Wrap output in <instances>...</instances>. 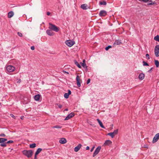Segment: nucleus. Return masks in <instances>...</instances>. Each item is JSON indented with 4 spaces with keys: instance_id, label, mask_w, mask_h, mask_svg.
Here are the masks:
<instances>
[{
    "instance_id": "6",
    "label": "nucleus",
    "mask_w": 159,
    "mask_h": 159,
    "mask_svg": "<svg viewBox=\"0 0 159 159\" xmlns=\"http://www.w3.org/2000/svg\"><path fill=\"white\" fill-rule=\"evenodd\" d=\"M101 146H99L96 148L93 153V157H94L100 151V149H101Z\"/></svg>"
},
{
    "instance_id": "46",
    "label": "nucleus",
    "mask_w": 159,
    "mask_h": 159,
    "mask_svg": "<svg viewBox=\"0 0 159 159\" xmlns=\"http://www.w3.org/2000/svg\"><path fill=\"white\" fill-rule=\"evenodd\" d=\"M69 95L71 94V91L70 90H68V93H67Z\"/></svg>"
},
{
    "instance_id": "2",
    "label": "nucleus",
    "mask_w": 159,
    "mask_h": 159,
    "mask_svg": "<svg viewBox=\"0 0 159 159\" xmlns=\"http://www.w3.org/2000/svg\"><path fill=\"white\" fill-rule=\"evenodd\" d=\"M49 29H51L56 32H58L59 31V28L56 26L54 25L51 23H49Z\"/></svg>"
},
{
    "instance_id": "51",
    "label": "nucleus",
    "mask_w": 159,
    "mask_h": 159,
    "mask_svg": "<svg viewBox=\"0 0 159 159\" xmlns=\"http://www.w3.org/2000/svg\"><path fill=\"white\" fill-rule=\"evenodd\" d=\"M51 14V13L49 12H47V15L48 16H49Z\"/></svg>"
},
{
    "instance_id": "53",
    "label": "nucleus",
    "mask_w": 159,
    "mask_h": 159,
    "mask_svg": "<svg viewBox=\"0 0 159 159\" xmlns=\"http://www.w3.org/2000/svg\"><path fill=\"white\" fill-rule=\"evenodd\" d=\"M89 146H87L86 147V150H89Z\"/></svg>"
},
{
    "instance_id": "30",
    "label": "nucleus",
    "mask_w": 159,
    "mask_h": 159,
    "mask_svg": "<svg viewBox=\"0 0 159 159\" xmlns=\"http://www.w3.org/2000/svg\"><path fill=\"white\" fill-rule=\"evenodd\" d=\"M99 4L101 5H105L107 4V3L106 1H103L102 2H100Z\"/></svg>"
},
{
    "instance_id": "5",
    "label": "nucleus",
    "mask_w": 159,
    "mask_h": 159,
    "mask_svg": "<svg viewBox=\"0 0 159 159\" xmlns=\"http://www.w3.org/2000/svg\"><path fill=\"white\" fill-rule=\"evenodd\" d=\"M65 43L68 46L71 47L75 43V42L71 40H67L66 41Z\"/></svg>"
},
{
    "instance_id": "36",
    "label": "nucleus",
    "mask_w": 159,
    "mask_h": 159,
    "mask_svg": "<svg viewBox=\"0 0 159 159\" xmlns=\"http://www.w3.org/2000/svg\"><path fill=\"white\" fill-rule=\"evenodd\" d=\"M143 65L144 66H149V65L145 61H144L143 62Z\"/></svg>"
},
{
    "instance_id": "26",
    "label": "nucleus",
    "mask_w": 159,
    "mask_h": 159,
    "mask_svg": "<svg viewBox=\"0 0 159 159\" xmlns=\"http://www.w3.org/2000/svg\"><path fill=\"white\" fill-rule=\"evenodd\" d=\"M36 146V144L35 143L30 144V148H34Z\"/></svg>"
},
{
    "instance_id": "14",
    "label": "nucleus",
    "mask_w": 159,
    "mask_h": 159,
    "mask_svg": "<svg viewBox=\"0 0 159 159\" xmlns=\"http://www.w3.org/2000/svg\"><path fill=\"white\" fill-rule=\"evenodd\" d=\"M121 43L120 40H116L114 43V45H118L120 44Z\"/></svg>"
},
{
    "instance_id": "16",
    "label": "nucleus",
    "mask_w": 159,
    "mask_h": 159,
    "mask_svg": "<svg viewBox=\"0 0 159 159\" xmlns=\"http://www.w3.org/2000/svg\"><path fill=\"white\" fill-rule=\"evenodd\" d=\"M112 143V142L110 140H107L105 141L104 145H111Z\"/></svg>"
},
{
    "instance_id": "43",
    "label": "nucleus",
    "mask_w": 159,
    "mask_h": 159,
    "mask_svg": "<svg viewBox=\"0 0 159 159\" xmlns=\"http://www.w3.org/2000/svg\"><path fill=\"white\" fill-rule=\"evenodd\" d=\"M0 137H5L6 135L4 134H0Z\"/></svg>"
},
{
    "instance_id": "45",
    "label": "nucleus",
    "mask_w": 159,
    "mask_h": 159,
    "mask_svg": "<svg viewBox=\"0 0 159 159\" xmlns=\"http://www.w3.org/2000/svg\"><path fill=\"white\" fill-rule=\"evenodd\" d=\"M90 81V79H89L88 80L87 82V84H89Z\"/></svg>"
},
{
    "instance_id": "18",
    "label": "nucleus",
    "mask_w": 159,
    "mask_h": 159,
    "mask_svg": "<svg viewBox=\"0 0 159 159\" xmlns=\"http://www.w3.org/2000/svg\"><path fill=\"white\" fill-rule=\"evenodd\" d=\"M14 15V13L12 11H11L9 12L8 13V17L9 18H11Z\"/></svg>"
},
{
    "instance_id": "35",
    "label": "nucleus",
    "mask_w": 159,
    "mask_h": 159,
    "mask_svg": "<svg viewBox=\"0 0 159 159\" xmlns=\"http://www.w3.org/2000/svg\"><path fill=\"white\" fill-rule=\"evenodd\" d=\"M118 129H116V130H115L113 132V133L114 134V135L117 134L118 133Z\"/></svg>"
},
{
    "instance_id": "11",
    "label": "nucleus",
    "mask_w": 159,
    "mask_h": 159,
    "mask_svg": "<svg viewBox=\"0 0 159 159\" xmlns=\"http://www.w3.org/2000/svg\"><path fill=\"white\" fill-rule=\"evenodd\" d=\"M47 34L49 36H53L54 33L51 30H48L46 31Z\"/></svg>"
},
{
    "instance_id": "38",
    "label": "nucleus",
    "mask_w": 159,
    "mask_h": 159,
    "mask_svg": "<svg viewBox=\"0 0 159 159\" xmlns=\"http://www.w3.org/2000/svg\"><path fill=\"white\" fill-rule=\"evenodd\" d=\"M146 57L147 59L148 60H149L150 59V57H149V54H146Z\"/></svg>"
},
{
    "instance_id": "9",
    "label": "nucleus",
    "mask_w": 159,
    "mask_h": 159,
    "mask_svg": "<svg viewBox=\"0 0 159 159\" xmlns=\"http://www.w3.org/2000/svg\"><path fill=\"white\" fill-rule=\"evenodd\" d=\"M74 116V113L71 112L66 117V118H65V120H68L69 119H70V118H71L73 117Z\"/></svg>"
},
{
    "instance_id": "34",
    "label": "nucleus",
    "mask_w": 159,
    "mask_h": 159,
    "mask_svg": "<svg viewBox=\"0 0 159 159\" xmlns=\"http://www.w3.org/2000/svg\"><path fill=\"white\" fill-rule=\"evenodd\" d=\"M112 48V46L111 45H109L107 47H106L105 49V50H106V51H107L108 50L109 48Z\"/></svg>"
},
{
    "instance_id": "4",
    "label": "nucleus",
    "mask_w": 159,
    "mask_h": 159,
    "mask_svg": "<svg viewBox=\"0 0 159 159\" xmlns=\"http://www.w3.org/2000/svg\"><path fill=\"white\" fill-rule=\"evenodd\" d=\"M15 70V68L11 65H9L7 67V70L8 72H11Z\"/></svg>"
},
{
    "instance_id": "21",
    "label": "nucleus",
    "mask_w": 159,
    "mask_h": 159,
    "mask_svg": "<svg viewBox=\"0 0 159 159\" xmlns=\"http://www.w3.org/2000/svg\"><path fill=\"white\" fill-rule=\"evenodd\" d=\"M148 2H149L147 4L148 6L154 5L156 3L155 2H153L151 0H149V1H148Z\"/></svg>"
},
{
    "instance_id": "13",
    "label": "nucleus",
    "mask_w": 159,
    "mask_h": 159,
    "mask_svg": "<svg viewBox=\"0 0 159 159\" xmlns=\"http://www.w3.org/2000/svg\"><path fill=\"white\" fill-rule=\"evenodd\" d=\"M81 146V144H79L77 146L75 147L74 148V151L75 152H77L80 148Z\"/></svg>"
},
{
    "instance_id": "22",
    "label": "nucleus",
    "mask_w": 159,
    "mask_h": 159,
    "mask_svg": "<svg viewBox=\"0 0 159 159\" xmlns=\"http://www.w3.org/2000/svg\"><path fill=\"white\" fill-rule=\"evenodd\" d=\"M7 140V139L3 138H0V143H5Z\"/></svg>"
},
{
    "instance_id": "39",
    "label": "nucleus",
    "mask_w": 159,
    "mask_h": 159,
    "mask_svg": "<svg viewBox=\"0 0 159 159\" xmlns=\"http://www.w3.org/2000/svg\"><path fill=\"white\" fill-rule=\"evenodd\" d=\"M17 34L20 37H22V34L21 33L18 32L17 33Z\"/></svg>"
},
{
    "instance_id": "24",
    "label": "nucleus",
    "mask_w": 159,
    "mask_h": 159,
    "mask_svg": "<svg viewBox=\"0 0 159 159\" xmlns=\"http://www.w3.org/2000/svg\"><path fill=\"white\" fill-rule=\"evenodd\" d=\"M42 149L41 148H38L35 154L38 155L42 151Z\"/></svg>"
},
{
    "instance_id": "3",
    "label": "nucleus",
    "mask_w": 159,
    "mask_h": 159,
    "mask_svg": "<svg viewBox=\"0 0 159 159\" xmlns=\"http://www.w3.org/2000/svg\"><path fill=\"white\" fill-rule=\"evenodd\" d=\"M154 53L156 57H159V45L155 46L154 48Z\"/></svg>"
},
{
    "instance_id": "55",
    "label": "nucleus",
    "mask_w": 159,
    "mask_h": 159,
    "mask_svg": "<svg viewBox=\"0 0 159 159\" xmlns=\"http://www.w3.org/2000/svg\"><path fill=\"white\" fill-rule=\"evenodd\" d=\"M20 82H21L20 80L19 79V81L18 82L20 83Z\"/></svg>"
},
{
    "instance_id": "50",
    "label": "nucleus",
    "mask_w": 159,
    "mask_h": 159,
    "mask_svg": "<svg viewBox=\"0 0 159 159\" xmlns=\"http://www.w3.org/2000/svg\"><path fill=\"white\" fill-rule=\"evenodd\" d=\"M94 148H95L94 146H93V147H92V148L91 149V150H90V152H92L93 151Z\"/></svg>"
},
{
    "instance_id": "12",
    "label": "nucleus",
    "mask_w": 159,
    "mask_h": 159,
    "mask_svg": "<svg viewBox=\"0 0 159 159\" xmlns=\"http://www.w3.org/2000/svg\"><path fill=\"white\" fill-rule=\"evenodd\" d=\"M66 142V139L63 138H61L59 141V142L61 144H65Z\"/></svg>"
},
{
    "instance_id": "28",
    "label": "nucleus",
    "mask_w": 159,
    "mask_h": 159,
    "mask_svg": "<svg viewBox=\"0 0 159 159\" xmlns=\"http://www.w3.org/2000/svg\"><path fill=\"white\" fill-rule=\"evenodd\" d=\"M75 64L79 68H81V66H80V65L79 64V63L76 61H75Z\"/></svg>"
},
{
    "instance_id": "41",
    "label": "nucleus",
    "mask_w": 159,
    "mask_h": 159,
    "mask_svg": "<svg viewBox=\"0 0 159 159\" xmlns=\"http://www.w3.org/2000/svg\"><path fill=\"white\" fill-rule=\"evenodd\" d=\"M10 116L14 119L16 118V117L13 114H11L10 115Z\"/></svg>"
},
{
    "instance_id": "48",
    "label": "nucleus",
    "mask_w": 159,
    "mask_h": 159,
    "mask_svg": "<svg viewBox=\"0 0 159 159\" xmlns=\"http://www.w3.org/2000/svg\"><path fill=\"white\" fill-rule=\"evenodd\" d=\"M152 69H153V68H151L150 70H148V72L149 73H151L152 70Z\"/></svg>"
},
{
    "instance_id": "1",
    "label": "nucleus",
    "mask_w": 159,
    "mask_h": 159,
    "mask_svg": "<svg viewBox=\"0 0 159 159\" xmlns=\"http://www.w3.org/2000/svg\"><path fill=\"white\" fill-rule=\"evenodd\" d=\"M22 153L28 158H30L32 156L33 152L31 150H24L22 151Z\"/></svg>"
},
{
    "instance_id": "15",
    "label": "nucleus",
    "mask_w": 159,
    "mask_h": 159,
    "mask_svg": "<svg viewBox=\"0 0 159 159\" xmlns=\"http://www.w3.org/2000/svg\"><path fill=\"white\" fill-rule=\"evenodd\" d=\"M144 74L143 73H140L139 76V78L140 80H143L144 78Z\"/></svg>"
},
{
    "instance_id": "54",
    "label": "nucleus",
    "mask_w": 159,
    "mask_h": 159,
    "mask_svg": "<svg viewBox=\"0 0 159 159\" xmlns=\"http://www.w3.org/2000/svg\"><path fill=\"white\" fill-rule=\"evenodd\" d=\"M68 110V109L67 108H66L65 110V111H67Z\"/></svg>"
},
{
    "instance_id": "8",
    "label": "nucleus",
    "mask_w": 159,
    "mask_h": 159,
    "mask_svg": "<svg viewBox=\"0 0 159 159\" xmlns=\"http://www.w3.org/2000/svg\"><path fill=\"white\" fill-rule=\"evenodd\" d=\"M99 15L101 17L105 16L107 15V12L104 10H101L100 11Z\"/></svg>"
},
{
    "instance_id": "10",
    "label": "nucleus",
    "mask_w": 159,
    "mask_h": 159,
    "mask_svg": "<svg viewBox=\"0 0 159 159\" xmlns=\"http://www.w3.org/2000/svg\"><path fill=\"white\" fill-rule=\"evenodd\" d=\"M76 80L77 81V85L78 87H80L81 86L80 81V78L79 75H77L76 77Z\"/></svg>"
},
{
    "instance_id": "47",
    "label": "nucleus",
    "mask_w": 159,
    "mask_h": 159,
    "mask_svg": "<svg viewBox=\"0 0 159 159\" xmlns=\"http://www.w3.org/2000/svg\"><path fill=\"white\" fill-rule=\"evenodd\" d=\"M31 49L32 50H33L35 48L34 46H32L31 47Z\"/></svg>"
},
{
    "instance_id": "32",
    "label": "nucleus",
    "mask_w": 159,
    "mask_h": 159,
    "mask_svg": "<svg viewBox=\"0 0 159 159\" xmlns=\"http://www.w3.org/2000/svg\"><path fill=\"white\" fill-rule=\"evenodd\" d=\"M1 144H0V146L2 147H6L7 146V143L6 142L3 143H1Z\"/></svg>"
},
{
    "instance_id": "52",
    "label": "nucleus",
    "mask_w": 159,
    "mask_h": 159,
    "mask_svg": "<svg viewBox=\"0 0 159 159\" xmlns=\"http://www.w3.org/2000/svg\"><path fill=\"white\" fill-rule=\"evenodd\" d=\"M63 72L64 73L67 74H69V73L68 72H67V71H63Z\"/></svg>"
},
{
    "instance_id": "42",
    "label": "nucleus",
    "mask_w": 159,
    "mask_h": 159,
    "mask_svg": "<svg viewBox=\"0 0 159 159\" xmlns=\"http://www.w3.org/2000/svg\"><path fill=\"white\" fill-rule=\"evenodd\" d=\"M148 145L147 144H144L143 147L146 148H148Z\"/></svg>"
},
{
    "instance_id": "44",
    "label": "nucleus",
    "mask_w": 159,
    "mask_h": 159,
    "mask_svg": "<svg viewBox=\"0 0 159 159\" xmlns=\"http://www.w3.org/2000/svg\"><path fill=\"white\" fill-rule=\"evenodd\" d=\"M143 2H144L146 3L148 2V1H149V0H141Z\"/></svg>"
},
{
    "instance_id": "20",
    "label": "nucleus",
    "mask_w": 159,
    "mask_h": 159,
    "mask_svg": "<svg viewBox=\"0 0 159 159\" xmlns=\"http://www.w3.org/2000/svg\"><path fill=\"white\" fill-rule=\"evenodd\" d=\"M87 5L86 4H82L81 6V8L83 10H86L87 9Z\"/></svg>"
},
{
    "instance_id": "40",
    "label": "nucleus",
    "mask_w": 159,
    "mask_h": 159,
    "mask_svg": "<svg viewBox=\"0 0 159 159\" xmlns=\"http://www.w3.org/2000/svg\"><path fill=\"white\" fill-rule=\"evenodd\" d=\"M57 105H58V107L59 108H62V106L61 104H57Z\"/></svg>"
},
{
    "instance_id": "19",
    "label": "nucleus",
    "mask_w": 159,
    "mask_h": 159,
    "mask_svg": "<svg viewBox=\"0 0 159 159\" xmlns=\"http://www.w3.org/2000/svg\"><path fill=\"white\" fill-rule=\"evenodd\" d=\"M97 120L100 126L102 128L105 129V127L103 125L102 122L100 120L98 119H97Z\"/></svg>"
},
{
    "instance_id": "29",
    "label": "nucleus",
    "mask_w": 159,
    "mask_h": 159,
    "mask_svg": "<svg viewBox=\"0 0 159 159\" xmlns=\"http://www.w3.org/2000/svg\"><path fill=\"white\" fill-rule=\"evenodd\" d=\"M62 127L61 126H60L59 125H56L54 126H52V128H56L57 129H59V128H62Z\"/></svg>"
},
{
    "instance_id": "25",
    "label": "nucleus",
    "mask_w": 159,
    "mask_h": 159,
    "mask_svg": "<svg viewBox=\"0 0 159 159\" xmlns=\"http://www.w3.org/2000/svg\"><path fill=\"white\" fill-rule=\"evenodd\" d=\"M154 62L156 67H158L159 66V61L158 60H155Z\"/></svg>"
},
{
    "instance_id": "57",
    "label": "nucleus",
    "mask_w": 159,
    "mask_h": 159,
    "mask_svg": "<svg viewBox=\"0 0 159 159\" xmlns=\"http://www.w3.org/2000/svg\"><path fill=\"white\" fill-rule=\"evenodd\" d=\"M1 103L0 102V105H1Z\"/></svg>"
},
{
    "instance_id": "23",
    "label": "nucleus",
    "mask_w": 159,
    "mask_h": 159,
    "mask_svg": "<svg viewBox=\"0 0 159 159\" xmlns=\"http://www.w3.org/2000/svg\"><path fill=\"white\" fill-rule=\"evenodd\" d=\"M85 60H84L83 61V63L81 62L80 64L82 66H83L84 68H87V66L86 63H85Z\"/></svg>"
},
{
    "instance_id": "17",
    "label": "nucleus",
    "mask_w": 159,
    "mask_h": 159,
    "mask_svg": "<svg viewBox=\"0 0 159 159\" xmlns=\"http://www.w3.org/2000/svg\"><path fill=\"white\" fill-rule=\"evenodd\" d=\"M40 97V95L39 94H38L34 96V99L36 101H39V100Z\"/></svg>"
},
{
    "instance_id": "49",
    "label": "nucleus",
    "mask_w": 159,
    "mask_h": 159,
    "mask_svg": "<svg viewBox=\"0 0 159 159\" xmlns=\"http://www.w3.org/2000/svg\"><path fill=\"white\" fill-rule=\"evenodd\" d=\"M37 155H37L36 154H35L34 159H37Z\"/></svg>"
},
{
    "instance_id": "56",
    "label": "nucleus",
    "mask_w": 159,
    "mask_h": 159,
    "mask_svg": "<svg viewBox=\"0 0 159 159\" xmlns=\"http://www.w3.org/2000/svg\"><path fill=\"white\" fill-rule=\"evenodd\" d=\"M139 1L141 2L142 1L141 0H138Z\"/></svg>"
},
{
    "instance_id": "27",
    "label": "nucleus",
    "mask_w": 159,
    "mask_h": 159,
    "mask_svg": "<svg viewBox=\"0 0 159 159\" xmlns=\"http://www.w3.org/2000/svg\"><path fill=\"white\" fill-rule=\"evenodd\" d=\"M107 135L110 136L112 138H113L115 136V135L114 134L113 132L109 133L107 134Z\"/></svg>"
},
{
    "instance_id": "33",
    "label": "nucleus",
    "mask_w": 159,
    "mask_h": 159,
    "mask_svg": "<svg viewBox=\"0 0 159 159\" xmlns=\"http://www.w3.org/2000/svg\"><path fill=\"white\" fill-rule=\"evenodd\" d=\"M69 95L67 93H65L64 94V97L66 98H69Z\"/></svg>"
},
{
    "instance_id": "31",
    "label": "nucleus",
    "mask_w": 159,
    "mask_h": 159,
    "mask_svg": "<svg viewBox=\"0 0 159 159\" xmlns=\"http://www.w3.org/2000/svg\"><path fill=\"white\" fill-rule=\"evenodd\" d=\"M154 39L155 40L159 42V36L158 35H157L154 38Z\"/></svg>"
},
{
    "instance_id": "7",
    "label": "nucleus",
    "mask_w": 159,
    "mask_h": 159,
    "mask_svg": "<svg viewBox=\"0 0 159 159\" xmlns=\"http://www.w3.org/2000/svg\"><path fill=\"white\" fill-rule=\"evenodd\" d=\"M159 139V133L157 134L154 138H153L152 140V143H154L157 142L158 140Z\"/></svg>"
},
{
    "instance_id": "37",
    "label": "nucleus",
    "mask_w": 159,
    "mask_h": 159,
    "mask_svg": "<svg viewBox=\"0 0 159 159\" xmlns=\"http://www.w3.org/2000/svg\"><path fill=\"white\" fill-rule=\"evenodd\" d=\"M14 143V141L12 140H9L7 141L6 143Z\"/></svg>"
}]
</instances>
